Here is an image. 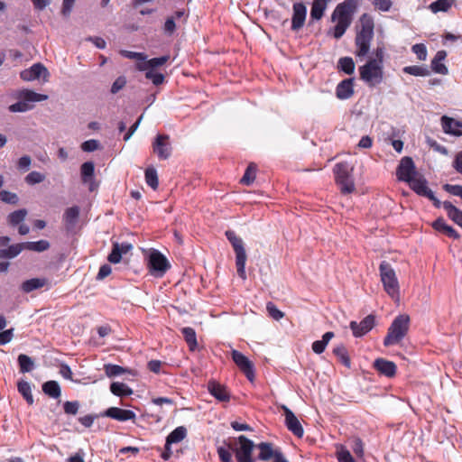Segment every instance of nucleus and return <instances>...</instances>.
Instances as JSON below:
<instances>
[{
  "instance_id": "obj_52",
  "label": "nucleus",
  "mask_w": 462,
  "mask_h": 462,
  "mask_svg": "<svg viewBox=\"0 0 462 462\" xmlns=\"http://www.w3.org/2000/svg\"><path fill=\"white\" fill-rule=\"evenodd\" d=\"M0 199L3 202L8 204H16L18 202L17 195L8 190L0 191Z\"/></svg>"
},
{
  "instance_id": "obj_7",
  "label": "nucleus",
  "mask_w": 462,
  "mask_h": 462,
  "mask_svg": "<svg viewBox=\"0 0 462 462\" xmlns=\"http://www.w3.org/2000/svg\"><path fill=\"white\" fill-rule=\"evenodd\" d=\"M352 171L353 166L346 162H338L334 167L336 182L343 194H351L356 189Z\"/></svg>"
},
{
  "instance_id": "obj_57",
  "label": "nucleus",
  "mask_w": 462,
  "mask_h": 462,
  "mask_svg": "<svg viewBox=\"0 0 462 462\" xmlns=\"http://www.w3.org/2000/svg\"><path fill=\"white\" fill-rule=\"evenodd\" d=\"M351 448L356 456H358V457L363 456L364 445L360 439L355 438V439H351Z\"/></svg>"
},
{
  "instance_id": "obj_61",
  "label": "nucleus",
  "mask_w": 462,
  "mask_h": 462,
  "mask_svg": "<svg viewBox=\"0 0 462 462\" xmlns=\"http://www.w3.org/2000/svg\"><path fill=\"white\" fill-rule=\"evenodd\" d=\"M444 189L450 193L453 196H457L462 199V186L461 185H452V184H445L443 186Z\"/></svg>"
},
{
  "instance_id": "obj_54",
  "label": "nucleus",
  "mask_w": 462,
  "mask_h": 462,
  "mask_svg": "<svg viewBox=\"0 0 462 462\" xmlns=\"http://www.w3.org/2000/svg\"><path fill=\"white\" fill-rule=\"evenodd\" d=\"M99 146H100V143L97 140L90 139V140H88V141H85L84 143H82L81 149L84 152H94V151H97V149H99Z\"/></svg>"
},
{
  "instance_id": "obj_34",
  "label": "nucleus",
  "mask_w": 462,
  "mask_h": 462,
  "mask_svg": "<svg viewBox=\"0 0 462 462\" xmlns=\"http://www.w3.org/2000/svg\"><path fill=\"white\" fill-rule=\"evenodd\" d=\"M355 62L351 57H342L338 60L337 69L342 70L347 75H352L355 72Z\"/></svg>"
},
{
  "instance_id": "obj_17",
  "label": "nucleus",
  "mask_w": 462,
  "mask_h": 462,
  "mask_svg": "<svg viewBox=\"0 0 462 462\" xmlns=\"http://www.w3.org/2000/svg\"><path fill=\"white\" fill-rule=\"evenodd\" d=\"M374 326V317L372 315L366 316L362 321L359 323L356 321L350 322V328L353 331L355 337H362L367 332H369L373 327Z\"/></svg>"
},
{
  "instance_id": "obj_36",
  "label": "nucleus",
  "mask_w": 462,
  "mask_h": 462,
  "mask_svg": "<svg viewBox=\"0 0 462 462\" xmlns=\"http://www.w3.org/2000/svg\"><path fill=\"white\" fill-rule=\"evenodd\" d=\"M454 4V0H437L429 6L430 10L437 14L439 12H448Z\"/></svg>"
},
{
  "instance_id": "obj_33",
  "label": "nucleus",
  "mask_w": 462,
  "mask_h": 462,
  "mask_svg": "<svg viewBox=\"0 0 462 462\" xmlns=\"http://www.w3.org/2000/svg\"><path fill=\"white\" fill-rule=\"evenodd\" d=\"M46 283L45 279H40V278H32L30 280H27L22 283V290L24 292H31L34 290L40 289L43 287Z\"/></svg>"
},
{
  "instance_id": "obj_59",
  "label": "nucleus",
  "mask_w": 462,
  "mask_h": 462,
  "mask_svg": "<svg viewBox=\"0 0 462 462\" xmlns=\"http://www.w3.org/2000/svg\"><path fill=\"white\" fill-rule=\"evenodd\" d=\"M25 249L24 243L12 245L7 248L9 258H14L17 256L23 250Z\"/></svg>"
},
{
  "instance_id": "obj_64",
  "label": "nucleus",
  "mask_w": 462,
  "mask_h": 462,
  "mask_svg": "<svg viewBox=\"0 0 462 462\" xmlns=\"http://www.w3.org/2000/svg\"><path fill=\"white\" fill-rule=\"evenodd\" d=\"M32 164V159L28 155L22 156L17 162V168L21 171H28Z\"/></svg>"
},
{
  "instance_id": "obj_25",
  "label": "nucleus",
  "mask_w": 462,
  "mask_h": 462,
  "mask_svg": "<svg viewBox=\"0 0 462 462\" xmlns=\"http://www.w3.org/2000/svg\"><path fill=\"white\" fill-rule=\"evenodd\" d=\"M447 57V52L445 51H439L433 60H431V69L435 73L440 75H447L448 73V69L446 65L443 63V60Z\"/></svg>"
},
{
  "instance_id": "obj_28",
  "label": "nucleus",
  "mask_w": 462,
  "mask_h": 462,
  "mask_svg": "<svg viewBox=\"0 0 462 462\" xmlns=\"http://www.w3.org/2000/svg\"><path fill=\"white\" fill-rule=\"evenodd\" d=\"M42 392L51 398L58 399L61 395V389L57 381H47L42 384Z\"/></svg>"
},
{
  "instance_id": "obj_45",
  "label": "nucleus",
  "mask_w": 462,
  "mask_h": 462,
  "mask_svg": "<svg viewBox=\"0 0 462 462\" xmlns=\"http://www.w3.org/2000/svg\"><path fill=\"white\" fill-rule=\"evenodd\" d=\"M105 373L108 377H115L123 374L124 373L127 372V369L117 365H112L107 364L104 366Z\"/></svg>"
},
{
  "instance_id": "obj_10",
  "label": "nucleus",
  "mask_w": 462,
  "mask_h": 462,
  "mask_svg": "<svg viewBox=\"0 0 462 462\" xmlns=\"http://www.w3.org/2000/svg\"><path fill=\"white\" fill-rule=\"evenodd\" d=\"M148 267L152 276L161 278L171 268V264L161 252L152 250L149 254Z\"/></svg>"
},
{
  "instance_id": "obj_39",
  "label": "nucleus",
  "mask_w": 462,
  "mask_h": 462,
  "mask_svg": "<svg viewBox=\"0 0 462 462\" xmlns=\"http://www.w3.org/2000/svg\"><path fill=\"white\" fill-rule=\"evenodd\" d=\"M402 70L406 74H410V75L417 76V77L418 76L426 77L430 74L428 68L422 67V66H417V65L406 66L403 68Z\"/></svg>"
},
{
  "instance_id": "obj_40",
  "label": "nucleus",
  "mask_w": 462,
  "mask_h": 462,
  "mask_svg": "<svg viewBox=\"0 0 462 462\" xmlns=\"http://www.w3.org/2000/svg\"><path fill=\"white\" fill-rule=\"evenodd\" d=\"M257 166L254 163H250L244 174V176L241 179V183L245 185H250L254 182L255 179V173H256Z\"/></svg>"
},
{
  "instance_id": "obj_62",
  "label": "nucleus",
  "mask_w": 462,
  "mask_h": 462,
  "mask_svg": "<svg viewBox=\"0 0 462 462\" xmlns=\"http://www.w3.org/2000/svg\"><path fill=\"white\" fill-rule=\"evenodd\" d=\"M176 29L175 17H168L165 21L163 31L166 34L171 35Z\"/></svg>"
},
{
  "instance_id": "obj_46",
  "label": "nucleus",
  "mask_w": 462,
  "mask_h": 462,
  "mask_svg": "<svg viewBox=\"0 0 462 462\" xmlns=\"http://www.w3.org/2000/svg\"><path fill=\"white\" fill-rule=\"evenodd\" d=\"M24 180L27 184L35 185L42 182L45 180V175L34 171L27 174Z\"/></svg>"
},
{
  "instance_id": "obj_14",
  "label": "nucleus",
  "mask_w": 462,
  "mask_h": 462,
  "mask_svg": "<svg viewBox=\"0 0 462 462\" xmlns=\"http://www.w3.org/2000/svg\"><path fill=\"white\" fill-rule=\"evenodd\" d=\"M397 176L400 180L409 181L415 177L418 173L415 170V165L411 157H403L397 168Z\"/></svg>"
},
{
  "instance_id": "obj_3",
  "label": "nucleus",
  "mask_w": 462,
  "mask_h": 462,
  "mask_svg": "<svg viewBox=\"0 0 462 462\" xmlns=\"http://www.w3.org/2000/svg\"><path fill=\"white\" fill-rule=\"evenodd\" d=\"M374 18L369 14H363L356 25V35L355 39L356 47L355 53L357 57H365L368 54L371 42L374 35Z\"/></svg>"
},
{
  "instance_id": "obj_23",
  "label": "nucleus",
  "mask_w": 462,
  "mask_h": 462,
  "mask_svg": "<svg viewBox=\"0 0 462 462\" xmlns=\"http://www.w3.org/2000/svg\"><path fill=\"white\" fill-rule=\"evenodd\" d=\"M354 95V79H346L338 83L336 88V96L338 99L345 100Z\"/></svg>"
},
{
  "instance_id": "obj_35",
  "label": "nucleus",
  "mask_w": 462,
  "mask_h": 462,
  "mask_svg": "<svg viewBox=\"0 0 462 462\" xmlns=\"http://www.w3.org/2000/svg\"><path fill=\"white\" fill-rule=\"evenodd\" d=\"M110 391L116 396H128L133 393L132 389L124 383L115 382L110 385Z\"/></svg>"
},
{
  "instance_id": "obj_43",
  "label": "nucleus",
  "mask_w": 462,
  "mask_h": 462,
  "mask_svg": "<svg viewBox=\"0 0 462 462\" xmlns=\"http://www.w3.org/2000/svg\"><path fill=\"white\" fill-rule=\"evenodd\" d=\"M27 216V210L24 208L15 210L9 214L8 222L12 226H16L22 223Z\"/></svg>"
},
{
  "instance_id": "obj_41",
  "label": "nucleus",
  "mask_w": 462,
  "mask_h": 462,
  "mask_svg": "<svg viewBox=\"0 0 462 462\" xmlns=\"http://www.w3.org/2000/svg\"><path fill=\"white\" fill-rule=\"evenodd\" d=\"M18 391L26 400L29 404L33 403V397L32 394V388L28 382L22 381L18 383Z\"/></svg>"
},
{
  "instance_id": "obj_2",
  "label": "nucleus",
  "mask_w": 462,
  "mask_h": 462,
  "mask_svg": "<svg viewBox=\"0 0 462 462\" xmlns=\"http://www.w3.org/2000/svg\"><path fill=\"white\" fill-rule=\"evenodd\" d=\"M358 6L359 0H345L337 5L331 15L332 22L336 23L333 28V36L336 39L341 38L351 25Z\"/></svg>"
},
{
  "instance_id": "obj_56",
  "label": "nucleus",
  "mask_w": 462,
  "mask_h": 462,
  "mask_svg": "<svg viewBox=\"0 0 462 462\" xmlns=\"http://www.w3.org/2000/svg\"><path fill=\"white\" fill-rule=\"evenodd\" d=\"M412 51L417 55L420 60H425L427 58V49L422 43H418L412 46Z\"/></svg>"
},
{
  "instance_id": "obj_30",
  "label": "nucleus",
  "mask_w": 462,
  "mask_h": 462,
  "mask_svg": "<svg viewBox=\"0 0 462 462\" xmlns=\"http://www.w3.org/2000/svg\"><path fill=\"white\" fill-rule=\"evenodd\" d=\"M187 436V429L183 426H179L173 430L166 438V443L171 446L174 443H179L183 440Z\"/></svg>"
},
{
  "instance_id": "obj_51",
  "label": "nucleus",
  "mask_w": 462,
  "mask_h": 462,
  "mask_svg": "<svg viewBox=\"0 0 462 462\" xmlns=\"http://www.w3.org/2000/svg\"><path fill=\"white\" fill-rule=\"evenodd\" d=\"M79 402L78 401H67L63 404L64 412L69 415H76L79 409Z\"/></svg>"
},
{
  "instance_id": "obj_26",
  "label": "nucleus",
  "mask_w": 462,
  "mask_h": 462,
  "mask_svg": "<svg viewBox=\"0 0 462 462\" xmlns=\"http://www.w3.org/2000/svg\"><path fill=\"white\" fill-rule=\"evenodd\" d=\"M169 58V55H164L149 60H145L143 62H139L137 64V69L139 70L154 69L157 67L164 65L168 61Z\"/></svg>"
},
{
  "instance_id": "obj_44",
  "label": "nucleus",
  "mask_w": 462,
  "mask_h": 462,
  "mask_svg": "<svg viewBox=\"0 0 462 462\" xmlns=\"http://www.w3.org/2000/svg\"><path fill=\"white\" fill-rule=\"evenodd\" d=\"M145 181L152 189H156L159 185L157 171L154 168H147L145 171Z\"/></svg>"
},
{
  "instance_id": "obj_8",
  "label": "nucleus",
  "mask_w": 462,
  "mask_h": 462,
  "mask_svg": "<svg viewBox=\"0 0 462 462\" xmlns=\"http://www.w3.org/2000/svg\"><path fill=\"white\" fill-rule=\"evenodd\" d=\"M226 236L232 245L236 254V265L238 276L244 281L246 280L245 263L247 259L244 242L241 237L237 236L232 230L226 231Z\"/></svg>"
},
{
  "instance_id": "obj_53",
  "label": "nucleus",
  "mask_w": 462,
  "mask_h": 462,
  "mask_svg": "<svg viewBox=\"0 0 462 462\" xmlns=\"http://www.w3.org/2000/svg\"><path fill=\"white\" fill-rule=\"evenodd\" d=\"M266 310L273 319L280 320L283 318V312L277 309V307L273 302H268L266 305Z\"/></svg>"
},
{
  "instance_id": "obj_21",
  "label": "nucleus",
  "mask_w": 462,
  "mask_h": 462,
  "mask_svg": "<svg viewBox=\"0 0 462 462\" xmlns=\"http://www.w3.org/2000/svg\"><path fill=\"white\" fill-rule=\"evenodd\" d=\"M79 207L73 206L68 208L63 214V222L67 231H73L76 227L79 217Z\"/></svg>"
},
{
  "instance_id": "obj_32",
  "label": "nucleus",
  "mask_w": 462,
  "mask_h": 462,
  "mask_svg": "<svg viewBox=\"0 0 462 462\" xmlns=\"http://www.w3.org/2000/svg\"><path fill=\"white\" fill-rule=\"evenodd\" d=\"M95 172V165L92 162H86L80 167L81 179L84 183H89Z\"/></svg>"
},
{
  "instance_id": "obj_31",
  "label": "nucleus",
  "mask_w": 462,
  "mask_h": 462,
  "mask_svg": "<svg viewBox=\"0 0 462 462\" xmlns=\"http://www.w3.org/2000/svg\"><path fill=\"white\" fill-rule=\"evenodd\" d=\"M181 333L187 342L189 349L194 351L198 346L196 332L192 328L185 327L181 328Z\"/></svg>"
},
{
  "instance_id": "obj_19",
  "label": "nucleus",
  "mask_w": 462,
  "mask_h": 462,
  "mask_svg": "<svg viewBox=\"0 0 462 462\" xmlns=\"http://www.w3.org/2000/svg\"><path fill=\"white\" fill-rule=\"evenodd\" d=\"M105 416L116 420L118 421H126L135 419V413L130 410H124L117 407L108 408L105 413Z\"/></svg>"
},
{
  "instance_id": "obj_1",
  "label": "nucleus",
  "mask_w": 462,
  "mask_h": 462,
  "mask_svg": "<svg viewBox=\"0 0 462 462\" xmlns=\"http://www.w3.org/2000/svg\"><path fill=\"white\" fill-rule=\"evenodd\" d=\"M228 447L234 452L237 462H256L257 460L288 462L280 448L270 442L254 444L244 435L228 440Z\"/></svg>"
},
{
  "instance_id": "obj_42",
  "label": "nucleus",
  "mask_w": 462,
  "mask_h": 462,
  "mask_svg": "<svg viewBox=\"0 0 462 462\" xmlns=\"http://www.w3.org/2000/svg\"><path fill=\"white\" fill-rule=\"evenodd\" d=\"M24 245L27 250L43 252L49 249L50 243L47 240H39L37 242H25Z\"/></svg>"
},
{
  "instance_id": "obj_38",
  "label": "nucleus",
  "mask_w": 462,
  "mask_h": 462,
  "mask_svg": "<svg viewBox=\"0 0 462 462\" xmlns=\"http://www.w3.org/2000/svg\"><path fill=\"white\" fill-rule=\"evenodd\" d=\"M334 354L337 357V359L347 368H350L351 362L348 356V353L346 348L344 346H338L334 348Z\"/></svg>"
},
{
  "instance_id": "obj_12",
  "label": "nucleus",
  "mask_w": 462,
  "mask_h": 462,
  "mask_svg": "<svg viewBox=\"0 0 462 462\" xmlns=\"http://www.w3.org/2000/svg\"><path fill=\"white\" fill-rule=\"evenodd\" d=\"M153 152L160 160H166L171 154L170 137L167 134H158L152 143Z\"/></svg>"
},
{
  "instance_id": "obj_11",
  "label": "nucleus",
  "mask_w": 462,
  "mask_h": 462,
  "mask_svg": "<svg viewBox=\"0 0 462 462\" xmlns=\"http://www.w3.org/2000/svg\"><path fill=\"white\" fill-rule=\"evenodd\" d=\"M411 189L418 195L428 198L431 200L436 208H440V201L435 197L433 191L427 186L426 179L417 174L415 177L407 181Z\"/></svg>"
},
{
  "instance_id": "obj_5",
  "label": "nucleus",
  "mask_w": 462,
  "mask_h": 462,
  "mask_svg": "<svg viewBox=\"0 0 462 462\" xmlns=\"http://www.w3.org/2000/svg\"><path fill=\"white\" fill-rule=\"evenodd\" d=\"M15 97L18 102L9 106V111L13 113H23L32 110L34 107L33 103L48 99L47 95L38 94L30 89L19 90Z\"/></svg>"
},
{
  "instance_id": "obj_50",
  "label": "nucleus",
  "mask_w": 462,
  "mask_h": 462,
  "mask_svg": "<svg viewBox=\"0 0 462 462\" xmlns=\"http://www.w3.org/2000/svg\"><path fill=\"white\" fill-rule=\"evenodd\" d=\"M375 9L381 12H388L392 8L393 2L391 0H369Z\"/></svg>"
},
{
  "instance_id": "obj_22",
  "label": "nucleus",
  "mask_w": 462,
  "mask_h": 462,
  "mask_svg": "<svg viewBox=\"0 0 462 462\" xmlns=\"http://www.w3.org/2000/svg\"><path fill=\"white\" fill-rule=\"evenodd\" d=\"M208 390L211 395L220 402H227L230 399L229 393L226 386L214 380L208 383Z\"/></svg>"
},
{
  "instance_id": "obj_60",
  "label": "nucleus",
  "mask_w": 462,
  "mask_h": 462,
  "mask_svg": "<svg viewBox=\"0 0 462 462\" xmlns=\"http://www.w3.org/2000/svg\"><path fill=\"white\" fill-rule=\"evenodd\" d=\"M337 459L339 462H355L353 457L351 456L350 452L344 448H340L337 449Z\"/></svg>"
},
{
  "instance_id": "obj_9",
  "label": "nucleus",
  "mask_w": 462,
  "mask_h": 462,
  "mask_svg": "<svg viewBox=\"0 0 462 462\" xmlns=\"http://www.w3.org/2000/svg\"><path fill=\"white\" fill-rule=\"evenodd\" d=\"M360 79L369 87H375L383 82V65L375 61L367 62L359 68Z\"/></svg>"
},
{
  "instance_id": "obj_18",
  "label": "nucleus",
  "mask_w": 462,
  "mask_h": 462,
  "mask_svg": "<svg viewBox=\"0 0 462 462\" xmlns=\"http://www.w3.org/2000/svg\"><path fill=\"white\" fill-rule=\"evenodd\" d=\"M306 15L307 7L302 3H295L293 5L291 29L294 31L300 29L304 24Z\"/></svg>"
},
{
  "instance_id": "obj_27",
  "label": "nucleus",
  "mask_w": 462,
  "mask_h": 462,
  "mask_svg": "<svg viewBox=\"0 0 462 462\" xmlns=\"http://www.w3.org/2000/svg\"><path fill=\"white\" fill-rule=\"evenodd\" d=\"M432 226L436 230L444 233L448 237H451V238H454V239H457V238L459 237L458 233L452 226L447 225L445 220L443 218H441V217L436 219L433 222Z\"/></svg>"
},
{
  "instance_id": "obj_29",
  "label": "nucleus",
  "mask_w": 462,
  "mask_h": 462,
  "mask_svg": "<svg viewBox=\"0 0 462 462\" xmlns=\"http://www.w3.org/2000/svg\"><path fill=\"white\" fill-rule=\"evenodd\" d=\"M442 205L448 217L462 228V211L448 201L443 202Z\"/></svg>"
},
{
  "instance_id": "obj_58",
  "label": "nucleus",
  "mask_w": 462,
  "mask_h": 462,
  "mask_svg": "<svg viewBox=\"0 0 462 462\" xmlns=\"http://www.w3.org/2000/svg\"><path fill=\"white\" fill-rule=\"evenodd\" d=\"M121 54L125 58H128L131 60H140L141 62H143L147 58L144 53L134 52V51H121Z\"/></svg>"
},
{
  "instance_id": "obj_20",
  "label": "nucleus",
  "mask_w": 462,
  "mask_h": 462,
  "mask_svg": "<svg viewBox=\"0 0 462 462\" xmlns=\"http://www.w3.org/2000/svg\"><path fill=\"white\" fill-rule=\"evenodd\" d=\"M440 120L442 129L445 134L455 136L462 135V131L459 129L462 128V122L456 121L455 119L447 116H443Z\"/></svg>"
},
{
  "instance_id": "obj_6",
  "label": "nucleus",
  "mask_w": 462,
  "mask_h": 462,
  "mask_svg": "<svg viewBox=\"0 0 462 462\" xmlns=\"http://www.w3.org/2000/svg\"><path fill=\"white\" fill-rule=\"evenodd\" d=\"M409 324L410 318L408 315L397 316L388 328V333L383 339V345L390 346L402 340L409 330Z\"/></svg>"
},
{
  "instance_id": "obj_49",
  "label": "nucleus",
  "mask_w": 462,
  "mask_h": 462,
  "mask_svg": "<svg viewBox=\"0 0 462 462\" xmlns=\"http://www.w3.org/2000/svg\"><path fill=\"white\" fill-rule=\"evenodd\" d=\"M226 444V447H218L217 448L218 457L222 462H233L232 454L230 452L232 450L228 447V442Z\"/></svg>"
},
{
  "instance_id": "obj_63",
  "label": "nucleus",
  "mask_w": 462,
  "mask_h": 462,
  "mask_svg": "<svg viewBox=\"0 0 462 462\" xmlns=\"http://www.w3.org/2000/svg\"><path fill=\"white\" fill-rule=\"evenodd\" d=\"M374 58H370L369 60L375 61L377 64L383 65V56H384V47L383 46H377V48L374 50Z\"/></svg>"
},
{
  "instance_id": "obj_4",
  "label": "nucleus",
  "mask_w": 462,
  "mask_h": 462,
  "mask_svg": "<svg viewBox=\"0 0 462 462\" xmlns=\"http://www.w3.org/2000/svg\"><path fill=\"white\" fill-rule=\"evenodd\" d=\"M381 282L385 292L395 301L400 300V286L396 273L391 264L383 261L379 266Z\"/></svg>"
},
{
  "instance_id": "obj_37",
  "label": "nucleus",
  "mask_w": 462,
  "mask_h": 462,
  "mask_svg": "<svg viewBox=\"0 0 462 462\" xmlns=\"http://www.w3.org/2000/svg\"><path fill=\"white\" fill-rule=\"evenodd\" d=\"M18 364L21 373H29L34 368L33 360L29 356L24 354L18 356Z\"/></svg>"
},
{
  "instance_id": "obj_24",
  "label": "nucleus",
  "mask_w": 462,
  "mask_h": 462,
  "mask_svg": "<svg viewBox=\"0 0 462 462\" xmlns=\"http://www.w3.org/2000/svg\"><path fill=\"white\" fill-rule=\"evenodd\" d=\"M374 367L383 375L393 377L396 374V365L383 358H377L374 363Z\"/></svg>"
},
{
  "instance_id": "obj_48",
  "label": "nucleus",
  "mask_w": 462,
  "mask_h": 462,
  "mask_svg": "<svg viewBox=\"0 0 462 462\" xmlns=\"http://www.w3.org/2000/svg\"><path fill=\"white\" fill-rule=\"evenodd\" d=\"M122 256H123V254H121V252L119 250V243L118 242L113 243V248L107 257V260L111 263H118L121 261Z\"/></svg>"
},
{
  "instance_id": "obj_15",
  "label": "nucleus",
  "mask_w": 462,
  "mask_h": 462,
  "mask_svg": "<svg viewBox=\"0 0 462 462\" xmlns=\"http://www.w3.org/2000/svg\"><path fill=\"white\" fill-rule=\"evenodd\" d=\"M20 76L24 81H32L41 78H42L44 81H47L49 72L42 64L35 63L31 68L23 70Z\"/></svg>"
},
{
  "instance_id": "obj_47",
  "label": "nucleus",
  "mask_w": 462,
  "mask_h": 462,
  "mask_svg": "<svg viewBox=\"0 0 462 462\" xmlns=\"http://www.w3.org/2000/svg\"><path fill=\"white\" fill-rule=\"evenodd\" d=\"M145 78L152 80L155 86L161 85L164 80V76L162 73L156 72L154 69H146Z\"/></svg>"
},
{
  "instance_id": "obj_16",
  "label": "nucleus",
  "mask_w": 462,
  "mask_h": 462,
  "mask_svg": "<svg viewBox=\"0 0 462 462\" xmlns=\"http://www.w3.org/2000/svg\"><path fill=\"white\" fill-rule=\"evenodd\" d=\"M280 408L283 411L285 416V425L290 431L297 437L303 436V429L294 413L286 406L281 405Z\"/></svg>"
},
{
  "instance_id": "obj_55",
  "label": "nucleus",
  "mask_w": 462,
  "mask_h": 462,
  "mask_svg": "<svg viewBox=\"0 0 462 462\" xmlns=\"http://www.w3.org/2000/svg\"><path fill=\"white\" fill-rule=\"evenodd\" d=\"M125 85H126V79H125V77L120 76L112 84L110 91H111L112 94H116L120 90H122L125 87Z\"/></svg>"
},
{
  "instance_id": "obj_13",
  "label": "nucleus",
  "mask_w": 462,
  "mask_h": 462,
  "mask_svg": "<svg viewBox=\"0 0 462 462\" xmlns=\"http://www.w3.org/2000/svg\"><path fill=\"white\" fill-rule=\"evenodd\" d=\"M231 354L235 364L245 374L247 379L252 382L254 378L253 363L245 355L237 350H232Z\"/></svg>"
}]
</instances>
